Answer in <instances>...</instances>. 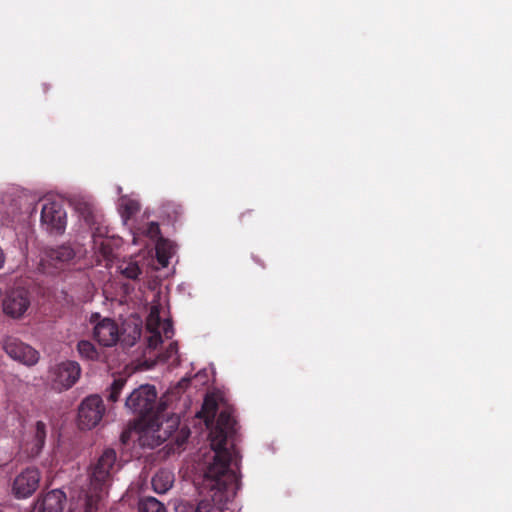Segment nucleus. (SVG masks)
<instances>
[{
    "mask_svg": "<svg viewBox=\"0 0 512 512\" xmlns=\"http://www.w3.org/2000/svg\"><path fill=\"white\" fill-rule=\"evenodd\" d=\"M46 434L47 429L44 422L36 421L34 424L30 425L22 433L19 442L20 454L27 459L37 457L44 447Z\"/></svg>",
    "mask_w": 512,
    "mask_h": 512,
    "instance_id": "nucleus-8",
    "label": "nucleus"
},
{
    "mask_svg": "<svg viewBox=\"0 0 512 512\" xmlns=\"http://www.w3.org/2000/svg\"><path fill=\"white\" fill-rule=\"evenodd\" d=\"M77 351L81 358L89 361H99L101 354L94 344L88 340H81L77 344Z\"/></svg>",
    "mask_w": 512,
    "mask_h": 512,
    "instance_id": "nucleus-21",
    "label": "nucleus"
},
{
    "mask_svg": "<svg viewBox=\"0 0 512 512\" xmlns=\"http://www.w3.org/2000/svg\"><path fill=\"white\" fill-rule=\"evenodd\" d=\"M140 204L139 201L135 198H132L127 195H123L118 200V211L121 215V218L124 223L139 211Z\"/></svg>",
    "mask_w": 512,
    "mask_h": 512,
    "instance_id": "nucleus-19",
    "label": "nucleus"
},
{
    "mask_svg": "<svg viewBox=\"0 0 512 512\" xmlns=\"http://www.w3.org/2000/svg\"><path fill=\"white\" fill-rule=\"evenodd\" d=\"M140 512H166V508L162 502L155 497H145L139 502Z\"/></svg>",
    "mask_w": 512,
    "mask_h": 512,
    "instance_id": "nucleus-24",
    "label": "nucleus"
},
{
    "mask_svg": "<svg viewBox=\"0 0 512 512\" xmlns=\"http://www.w3.org/2000/svg\"><path fill=\"white\" fill-rule=\"evenodd\" d=\"M237 486L236 473L225 463L208 464L201 484V491L192 499L175 502V512H217L234 496Z\"/></svg>",
    "mask_w": 512,
    "mask_h": 512,
    "instance_id": "nucleus-1",
    "label": "nucleus"
},
{
    "mask_svg": "<svg viewBox=\"0 0 512 512\" xmlns=\"http://www.w3.org/2000/svg\"><path fill=\"white\" fill-rule=\"evenodd\" d=\"M117 271L127 279L135 280L141 274L139 261L134 257L123 258L117 264Z\"/></svg>",
    "mask_w": 512,
    "mask_h": 512,
    "instance_id": "nucleus-18",
    "label": "nucleus"
},
{
    "mask_svg": "<svg viewBox=\"0 0 512 512\" xmlns=\"http://www.w3.org/2000/svg\"><path fill=\"white\" fill-rule=\"evenodd\" d=\"M155 249L157 260L162 267H166L169 264V260L176 252V246L165 239H158Z\"/></svg>",
    "mask_w": 512,
    "mask_h": 512,
    "instance_id": "nucleus-20",
    "label": "nucleus"
},
{
    "mask_svg": "<svg viewBox=\"0 0 512 512\" xmlns=\"http://www.w3.org/2000/svg\"><path fill=\"white\" fill-rule=\"evenodd\" d=\"M216 410H217L216 395H214V394L207 395L204 399L202 411L199 413L200 417L205 418V423L207 426H209L210 422L215 417Z\"/></svg>",
    "mask_w": 512,
    "mask_h": 512,
    "instance_id": "nucleus-23",
    "label": "nucleus"
},
{
    "mask_svg": "<svg viewBox=\"0 0 512 512\" xmlns=\"http://www.w3.org/2000/svg\"><path fill=\"white\" fill-rule=\"evenodd\" d=\"M105 412L100 396L90 395L80 404L78 409V425L81 429H92L99 424Z\"/></svg>",
    "mask_w": 512,
    "mask_h": 512,
    "instance_id": "nucleus-10",
    "label": "nucleus"
},
{
    "mask_svg": "<svg viewBox=\"0 0 512 512\" xmlns=\"http://www.w3.org/2000/svg\"><path fill=\"white\" fill-rule=\"evenodd\" d=\"M94 323L93 336L96 341L105 347H112L119 341L124 346H133L141 337V327L137 324H127L121 331L117 322L111 318H101L98 314L91 316Z\"/></svg>",
    "mask_w": 512,
    "mask_h": 512,
    "instance_id": "nucleus-3",
    "label": "nucleus"
},
{
    "mask_svg": "<svg viewBox=\"0 0 512 512\" xmlns=\"http://www.w3.org/2000/svg\"><path fill=\"white\" fill-rule=\"evenodd\" d=\"M235 420L229 410L222 411L217 419V424L210 432L211 449L213 451V461L225 463L229 467L233 460L235 452L226 447L228 436L234 432Z\"/></svg>",
    "mask_w": 512,
    "mask_h": 512,
    "instance_id": "nucleus-5",
    "label": "nucleus"
},
{
    "mask_svg": "<svg viewBox=\"0 0 512 512\" xmlns=\"http://www.w3.org/2000/svg\"><path fill=\"white\" fill-rule=\"evenodd\" d=\"M126 384V380L123 378H118L113 381L110 387L109 400L115 402L119 399L120 393L123 390Z\"/></svg>",
    "mask_w": 512,
    "mask_h": 512,
    "instance_id": "nucleus-26",
    "label": "nucleus"
},
{
    "mask_svg": "<svg viewBox=\"0 0 512 512\" xmlns=\"http://www.w3.org/2000/svg\"><path fill=\"white\" fill-rule=\"evenodd\" d=\"M65 499L64 492L52 490L36 502L34 512H62Z\"/></svg>",
    "mask_w": 512,
    "mask_h": 512,
    "instance_id": "nucleus-15",
    "label": "nucleus"
},
{
    "mask_svg": "<svg viewBox=\"0 0 512 512\" xmlns=\"http://www.w3.org/2000/svg\"><path fill=\"white\" fill-rule=\"evenodd\" d=\"M121 191H122V188H121L120 186H119V187H117V192H118V193H121Z\"/></svg>",
    "mask_w": 512,
    "mask_h": 512,
    "instance_id": "nucleus-30",
    "label": "nucleus"
},
{
    "mask_svg": "<svg viewBox=\"0 0 512 512\" xmlns=\"http://www.w3.org/2000/svg\"><path fill=\"white\" fill-rule=\"evenodd\" d=\"M31 301L28 292L23 288H16L8 291L3 299V312L14 319L24 316Z\"/></svg>",
    "mask_w": 512,
    "mask_h": 512,
    "instance_id": "nucleus-13",
    "label": "nucleus"
},
{
    "mask_svg": "<svg viewBox=\"0 0 512 512\" xmlns=\"http://www.w3.org/2000/svg\"><path fill=\"white\" fill-rule=\"evenodd\" d=\"M177 343H170L169 348L167 350L168 356L167 358H171L172 355H177Z\"/></svg>",
    "mask_w": 512,
    "mask_h": 512,
    "instance_id": "nucleus-29",
    "label": "nucleus"
},
{
    "mask_svg": "<svg viewBox=\"0 0 512 512\" xmlns=\"http://www.w3.org/2000/svg\"><path fill=\"white\" fill-rule=\"evenodd\" d=\"M80 375V365L69 360L56 364L49 371L52 388L60 392L71 388L79 380Z\"/></svg>",
    "mask_w": 512,
    "mask_h": 512,
    "instance_id": "nucleus-9",
    "label": "nucleus"
},
{
    "mask_svg": "<svg viewBox=\"0 0 512 512\" xmlns=\"http://www.w3.org/2000/svg\"><path fill=\"white\" fill-rule=\"evenodd\" d=\"M165 307L159 303H153L147 318V329L150 332L148 338L149 347L156 348L164 339H170L173 334L172 324L168 319H162Z\"/></svg>",
    "mask_w": 512,
    "mask_h": 512,
    "instance_id": "nucleus-7",
    "label": "nucleus"
},
{
    "mask_svg": "<svg viewBox=\"0 0 512 512\" xmlns=\"http://www.w3.org/2000/svg\"><path fill=\"white\" fill-rule=\"evenodd\" d=\"M93 246L94 249L99 251L105 258L109 257L112 253L111 243L108 238L94 235Z\"/></svg>",
    "mask_w": 512,
    "mask_h": 512,
    "instance_id": "nucleus-25",
    "label": "nucleus"
},
{
    "mask_svg": "<svg viewBox=\"0 0 512 512\" xmlns=\"http://www.w3.org/2000/svg\"><path fill=\"white\" fill-rule=\"evenodd\" d=\"M39 482V470L34 467L27 468L15 478L13 491L18 498H27L37 490Z\"/></svg>",
    "mask_w": 512,
    "mask_h": 512,
    "instance_id": "nucleus-14",
    "label": "nucleus"
},
{
    "mask_svg": "<svg viewBox=\"0 0 512 512\" xmlns=\"http://www.w3.org/2000/svg\"><path fill=\"white\" fill-rule=\"evenodd\" d=\"M156 402V388L150 384H143L129 394L126 398L125 406L131 412L140 416L142 422L155 413Z\"/></svg>",
    "mask_w": 512,
    "mask_h": 512,
    "instance_id": "nucleus-6",
    "label": "nucleus"
},
{
    "mask_svg": "<svg viewBox=\"0 0 512 512\" xmlns=\"http://www.w3.org/2000/svg\"><path fill=\"white\" fill-rule=\"evenodd\" d=\"M74 256L75 252L70 246H61L49 252V257L55 262V267H57L58 263L63 264L71 261Z\"/></svg>",
    "mask_w": 512,
    "mask_h": 512,
    "instance_id": "nucleus-22",
    "label": "nucleus"
},
{
    "mask_svg": "<svg viewBox=\"0 0 512 512\" xmlns=\"http://www.w3.org/2000/svg\"><path fill=\"white\" fill-rule=\"evenodd\" d=\"M3 349L10 358L26 366L36 365L40 358L37 350L12 337L4 340Z\"/></svg>",
    "mask_w": 512,
    "mask_h": 512,
    "instance_id": "nucleus-12",
    "label": "nucleus"
},
{
    "mask_svg": "<svg viewBox=\"0 0 512 512\" xmlns=\"http://www.w3.org/2000/svg\"><path fill=\"white\" fill-rule=\"evenodd\" d=\"M119 469L116 452L112 449L105 450L90 468L89 489L95 496L102 497Z\"/></svg>",
    "mask_w": 512,
    "mask_h": 512,
    "instance_id": "nucleus-4",
    "label": "nucleus"
},
{
    "mask_svg": "<svg viewBox=\"0 0 512 512\" xmlns=\"http://www.w3.org/2000/svg\"><path fill=\"white\" fill-rule=\"evenodd\" d=\"M188 435H189L188 430H186L184 428L180 430L179 435L176 438V442H177L178 446H181L186 441V439L188 438Z\"/></svg>",
    "mask_w": 512,
    "mask_h": 512,
    "instance_id": "nucleus-28",
    "label": "nucleus"
},
{
    "mask_svg": "<svg viewBox=\"0 0 512 512\" xmlns=\"http://www.w3.org/2000/svg\"><path fill=\"white\" fill-rule=\"evenodd\" d=\"M144 233L152 240L158 239V236L160 234L159 225L155 222L149 223V225H148L147 229L144 231Z\"/></svg>",
    "mask_w": 512,
    "mask_h": 512,
    "instance_id": "nucleus-27",
    "label": "nucleus"
},
{
    "mask_svg": "<svg viewBox=\"0 0 512 512\" xmlns=\"http://www.w3.org/2000/svg\"><path fill=\"white\" fill-rule=\"evenodd\" d=\"M152 488L158 494L169 491L174 483V474L170 470H159L152 478Z\"/></svg>",
    "mask_w": 512,
    "mask_h": 512,
    "instance_id": "nucleus-17",
    "label": "nucleus"
},
{
    "mask_svg": "<svg viewBox=\"0 0 512 512\" xmlns=\"http://www.w3.org/2000/svg\"><path fill=\"white\" fill-rule=\"evenodd\" d=\"M100 498L95 496V493L89 489L88 493L71 498L68 512H90Z\"/></svg>",
    "mask_w": 512,
    "mask_h": 512,
    "instance_id": "nucleus-16",
    "label": "nucleus"
},
{
    "mask_svg": "<svg viewBox=\"0 0 512 512\" xmlns=\"http://www.w3.org/2000/svg\"><path fill=\"white\" fill-rule=\"evenodd\" d=\"M41 224L50 232L61 233L66 227V212L62 204L46 198L41 209Z\"/></svg>",
    "mask_w": 512,
    "mask_h": 512,
    "instance_id": "nucleus-11",
    "label": "nucleus"
},
{
    "mask_svg": "<svg viewBox=\"0 0 512 512\" xmlns=\"http://www.w3.org/2000/svg\"><path fill=\"white\" fill-rule=\"evenodd\" d=\"M179 417L166 411L160 401L155 413L143 420L139 428V441L142 446L154 448L166 441L179 427Z\"/></svg>",
    "mask_w": 512,
    "mask_h": 512,
    "instance_id": "nucleus-2",
    "label": "nucleus"
}]
</instances>
